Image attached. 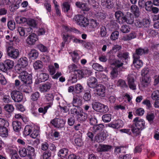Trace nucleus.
I'll use <instances>...</instances> for the list:
<instances>
[{"label":"nucleus","mask_w":159,"mask_h":159,"mask_svg":"<svg viewBox=\"0 0 159 159\" xmlns=\"http://www.w3.org/2000/svg\"><path fill=\"white\" fill-rule=\"evenodd\" d=\"M127 79L129 88L133 90L135 89L136 85L134 83V80L133 75H128Z\"/></svg>","instance_id":"15"},{"label":"nucleus","mask_w":159,"mask_h":159,"mask_svg":"<svg viewBox=\"0 0 159 159\" xmlns=\"http://www.w3.org/2000/svg\"><path fill=\"white\" fill-rule=\"evenodd\" d=\"M148 49L147 48H138L136 49L135 53L133 54V57L136 58H139L140 56L148 53Z\"/></svg>","instance_id":"10"},{"label":"nucleus","mask_w":159,"mask_h":159,"mask_svg":"<svg viewBox=\"0 0 159 159\" xmlns=\"http://www.w3.org/2000/svg\"><path fill=\"white\" fill-rule=\"evenodd\" d=\"M150 73L149 69L148 68H144L141 71V75L143 77L150 76Z\"/></svg>","instance_id":"54"},{"label":"nucleus","mask_w":159,"mask_h":159,"mask_svg":"<svg viewBox=\"0 0 159 159\" xmlns=\"http://www.w3.org/2000/svg\"><path fill=\"white\" fill-rule=\"evenodd\" d=\"M19 154L20 156L21 157H25L26 156L27 157L26 148H20Z\"/></svg>","instance_id":"44"},{"label":"nucleus","mask_w":159,"mask_h":159,"mask_svg":"<svg viewBox=\"0 0 159 159\" xmlns=\"http://www.w3.org/2000/svg\"><path fill=\"white\" fill-rule=\"evenodd\" d=\"M9 125L8 122L3 118H0V127H8Z\"/></svg>","instance_id":"45"},{"label":"nucleus","mask_w":159,"mask_h":159,"mask_svg":"<svg viewBox=\"0 0 159 159\" xmlns=\"http://www.w3.org/2000/svg\"><path fill=\"white\" fill-rule=\"evenodd\" d=\"M26 23L29 26L33 27H36L37 25L36 21L33 19H30L27 20Z\"/></svg>","instance_id":"47"},{"label":"nucleus","mask_w":159,"mask_h":159,"mask_svg":"<svg viewBox=\"0 0 159 159\" xmlns=\"http://www.w3.org/2000/svg\"><path fill=\"white\" fill-rule=\"evenodd\" d=\"M121 48V46L119 45H114L112 47V49L111 50V52L113 53H116Z\"/></svg>","instance_id":"58"},{"label":"nucleus","mask_w":159,"mask_h":159,"mask_svg":"<svg viewBox=\"0 0 159 159\" xmlns=\"http://www.w3.org/2000/svg\"><path fill=\"white\" fill-rule=\"evenodd\" d=\"M151 81V79L150 76L143 77L141 82L142 85L144 87L149 86Z\"/></svg>","instance_id":"26"},{"label":"nucleus","mask_w":159,"mask_h":159,"mask_svg":"<svg viewBox=\"0 0 159 159\" xmlns=\"http://www.w3.org/2000/svg\"><path fill=\"white\" fill-rule=\"evenodd\" d=\"M75 5L78 8H80L83 11H89L90 8L88 7L86 3L80 2H75Z\"/></svg>","instance_id":"24"},{"label":"nucleus","mask_w":159,"mask_h":159,"mask_svg":"<svg viewBox=\"0 0 159 159\" xmlns=\"http://www.w3.org/2000/svg\"><path fill=\"white\" fill-rule=\"evenodd\" d=\"M111 116L110 114H106L102 116V120L105 122H108L111 121Z\"/></svg>","instance_id":"46"},{"label":"nucleus","mask_w":159,"mask_h":159,"mask_svg":"<svg viewBox=\"0 0 159 159\" xmlns=\"http://www.w3.org/2000/svg\"><path fill=\"white\" fill-rule=\"evenodd\" d=\"M152 3L151 1H148L146 2L145 4V8L146 10L148 11H151V9L152 7Z\"/></svg>","instance_id":"52"},{"label":"nucleus","mask_w":159,"mask_h":159,"mask_svg":"<svg viewBox=\"0 0 159 159\" xmlns=\"http://www.w3.org/2000/svg\"><path fill=\"white\" fill-rule=\"evenodd\" d=\"M8 127H0V136L2 137H6L8 135Z\"/></svg>","instance_id":"28"},{"label":"nucleus","mask_w":159,"mask_h":159,"mask_svg":"<svg viewBox=\"0 0 159 159\" xmlns=\"http://www.w3.org/2000/svg\"><path fill=\"white\" fill-rule=\"evenodd\" d=\"M22 71L20 73H16L19 74V78L26 87V85L30 84L32 83V76L31 74H29L25 70Z\"/></svg>","instance_id":"3"},{"label":"nucleus","mask_w":159,"mask_h":159,"mask_svg":"<svg viewBox=\"0 0 159 159\" xmlns=\"http://www.w3.org/2000/svg\"><path fill=\"white\" fill-rule=\"evenodd\" d=\"M133 64L134 66L137 69H139L141 68L143 65L142 62L139 60V58H136L135 57H133Z\"/></svg>","instance_id":"31"},{"label":"nucleus","mask_w":159,"mask_h":159,"mask_svg":"<svg viewBox=\"0 0 159 159\" xmlns=\"http://www.w3.org/2000/svg\"><path fill=\"white\" fill-rule=\"evenodd\" d=\"M10 152L11 159H22L19 156L16 150L10 149Z\"/></svg>","instance_id":"35"},{"label":"nucleus","mask_w":159,"mask_h":159,"mask_svg":"<svg viewBox=\"0 0 159 159\" xmlns=\"http://www.w3.org/2000/svg\"><path fill=\"white\" fill-rule=\"evenodd\" d=\"M26 150L27 157L29 159H33V157H34L35 155L34 148L32 146H28L26 147Z\"/></svg>","instance_id":"21"},{"label":"nucleus","mask_w":159,"mask_h":159,"mask_svg":"<svg viewBox=\"0 0 159 159\" xmlns=\"http://www.w3.org/2000/svg\"><path fill=\"white\" fill-rule=\"evenodd\" d=\"M34 127L35 128L33 129V132L30 135V137L33 138L35 139L39 135L40 128L36 125H34Z\"/></svg>","instance_id":"30"},{"label":"nucleus","mask_w":159,"mask_h":159,"mask_svg":"<svg viewBox=\"0 0 159 159\" xmlns=\"http://www.w3.org/2000/svg\"><path fill=\"white\" fill-rule=\"evenodd\" d=\"M117 57L121 59L124 58L126 59L129 57V53L127 52H119L117 53Z\"/></svg>","instance_id":"40"},{"label":"nucleus","mask_w":159,"mask_h":159,"mask_svg":"<svg viewBox=\"0 0 159 159\" xmlns=\"http://www.w3.org/2000/svg\"><path fill=\"white\" fill-rule=\"evenodd\" d=\"M119 35V32L117 31H115L112 33L110 38L112 40H115L118 39Z\"/></svg>","instance_id":"61"},{"label":"nucleus","mask_w":159,"mask_h":159,"mask_svg":"<svg viewBox=\"0 0 159 159\" xmlns=\"http://www.w3.org/2000/svg\"><path fill=\"white\" fill-rule=\"evenodd\" d=\"M94 91L98 96L101 97L105 96V88L103 85L99 84L95 88Z\"/></svg>","instance_id":"8"},{"label":"nucleus","mask_w":159,"mask_h":159,"mask_svg":"<svg viewBox=\"0 0 159 159\" xmlns=\"http://www.w3.org/2000/svg\"><path fill=\"white\" fill-rule=\"evenodd\" d=\"M133 123L130 128H131L133 136L139 137L141 131L145 128V121L143 119L136 117L134 119Z\"/></svg>","instance_id":"1"},{"label":"nucleus","mask_w":159,"mask_h":159,"mask_svg":"<svg viewBox=\"0 0 159 159\" xmlns=\"http://www.w3.org/2000/svg\"><path fill=\"white\" fill-rule=\"evenodd\" d=\"M31 112L34 116H37L40 112V105L37 102H34L32 104Z\"/></svg>","instance_id":"14"},{"label":"nucleus","mask_w":159,"mask_h":159,"mask_svg":"<svg viewBox=\"0 0 159 159\" xmlns=\"http://www.w3.org/2000/svg\"><path fill=\"white\" fill-rule=\"evenodd\" d=\"M34 125H26L23 131V134L25 136L29 135L33 131V129H35Z\"/></svg>","instance_id":"19"},{"label":"nucleus","mask_w":159,"mask_h":159,"mask_svg":"<svg viewBox=\"0 0 159 159\" xmlns=\"http://www.w3.org/2000/svg\"><path fill=\"white\" fill-rule=\"evenodd\" d=\"M17 30L21 36H25V35H26L25 28L22 27H18Z\"/></svg>","instance_id":"55"},{"label":"nucleus","mask_w":159,"mask_h":159,"mask_svg":"<svg viewBox=\"0 0 159 159\" xmlns=\"http://www.w3.org/2000/svg\"><path fill=\"white\" fill-rule=\"evenodd\" d=\"M52 84L50 83H47L43 85L40 88V91L42 92H45L49 90Z\"/></svg>","instance_id":"36"},{"label":"nucleus","mask_w":159,"mask_h":159,"mask_svg":"<svg viewBox=\"0 0 159 159\" xmlns=\"http://www.w3.org/2000/svg\"><path fill=\"white\" fill-rule=\"evenodd\" d=\"M83 18H84V16L82 15H78L75 16L74 17L73 20L78 25H80V23L81 22V21L83 19Z\"/></svg>","instance_id":"34"},{"label":"nucleus","mask_w":159,"mask_h":159,"mask_svg":"<svg viewBox=\"0 0 159 159\" xmlns=\"http://www.w3.org/2000/svg\"><path fill=\"white\" fill-rule=\"evenodd\" d=\"M112 64L114 65L116 67L119 68L122 66L123 63L119 60H116L112 63Z\"/></svg>","instance_id":"64"},{"label":"nucleus","mask_w":159,"mask_h":159,"mask_svg":"<svg viewBox=\"0 0 159 159\" xmlns=\"http://www.w3.org/2000/svg\"><path fill=\"white\" fill-rule=\"evenodd\" d=\"M101 4L103 7L108 9L113 7L114 4L111 0H101Z\"/></svg>","instance_id":"18"},{"label":"nucleus","mask_w":159,"mask_h":159,"mask_svg":"<svg viewBox=\"0 0 159 159\" xmlns=\"http://www.w3.org/2000/svg\"><path fill=\"white\" fill-rule=\"evenodd\" d=\"M75 122V118L74 116H72L69 118L68 119L67 123L69 125L72 126L73 125Z\"/></svg>","instance_id":"62"},{"label":"nucleus","mask_w":159,"mask_h":159,"mask_svg":"<svg viewBox=\"0 0 159 159\" xmlns=\"http://www.w3.org/2000/svg\"><path fill=\"white\" fill-rule=\"evenodd\" d=\"M11 95L12 99L15 102H21L23 99L22 93L19 91H14L12 92Z\"/></svg>","instance_id":"7"},{"label":"nucleus","mask_w":159,"mask_h":159,"mask_svg":"<svg viewBox=\"0 0 159 159\" xmlns=\"http://www.w3.org/2000/svg\"><path fill=\"white\" fill-rule=\"evenodd\" d=\"M83 90V87L80 84H78L75 85V92L77 94H79L82 92Z\"/></svg>","instance_id":"38"},{"label":"nucleus","mask_w":159,"mask_h":159,"mask_svg":"<svg viewBox=\"0 0 159 159\" xmlns=\"http://www.w3.org/2000/svg\"><path fill=\"white\" fill-rule=\"evenodd\" d=\"M104 128L103 125L102 124L95 125L90 127V130L94 133H98L102 131Z\"/></svg>","instance_id":"20"},{"label":"nucleus","mask_w":159,"mask_h":159,"mask_svg":"<svg viewBox=\"0 0 159 159\" xmlns=\"http://www.w3.org/2000/svg\"><path fill=\"white\" fill-rule=\"evenodd\" d=\"M27 19L22 16H18L16 18V21L18 24H23L26 22Z\"/></svg>","instance_id":"41"},{"label":"nucleus","mask_w":159,"mask_h":159,"mask_svg":"<svg viewBox=\"0 0 159 159\" xmlns=\"http://www.w3.org/2000/svg\"><path fill=\"white\" fill-rule=\"evenodd\" d=\"M40 94L39 92H36L32 94L31 96V100L34 101H37L39 97Z\"/></svg>","instance_id":"60"},{"label":"nucleus","mask_w":159,"mask_h":159,"mask_svg":"<svg viewBox=\"0 0 159 159\" xmlns=\"http://www.w3.org/2000/svg\"><path fill=\"white\" fill-rule=\"evenodd\" d=\"M88 117V115L84 112H81L77 116V120L80 122L85 121Z\"/></svg>","instance_id":"29"},{"label":"nucleus","mask_w":159,"mask_h":159,"mask_svg":"<svg viewBox=\"0 0 159 159\" xmlns=\"http://www.w3.org/2000/svg\"><path fill=\"white\" fill-rule=\"evenodd\" d=\"M29 61L27 58L23 57L20 58L18 60L17 64L15 66L16 72L20 73L22 70H25L26 67L28 66Z\"/></svg>","instance_id":"2"},{"label":"nucleus","mask_w":159,"mask_h":159,"mask_svg":"<svg viewBox=\"0 0 159 159\" xmlns=\"http://www.w3.org/2000/svg\"><path fill=\"white\" fill-rule=\"evenodd\" d=\"M87 83L89 87L92 89H95L98 85L97 79L93 77L89 78Z\"/></svg>","instance_id":"17"},{"label":"nucleus","mask_w":159,"mask_h":159,"mask_svg":"<svg viewBox=\"0 0 159 159\" xmlns=\"http://www.w3.org/2000/svg\"><path fill=\"white\" fill-rule=\"evenodd\" d=\"M107 137L106 133L104 132H102L97 134L95 136L94 141L99 143L102 142L106 139Z\"/></svg>","instance_id":"12"},{"label":"nucleus","mask_w":159,"mask_h":159,"mask_svg":"<svg viewBox=\"0 0 159 159\" xmlns=\"http://www.w3.org/2000/svg\"><path fill=\"white\" fill-rule=\"evenodd\" d=\"M130 10L136 17H138L139 16L140 12L139 8L137 5H132L130 7Z\"/></svg>","instance_id":"25"},{"label":"nucleus","mask_w":159,"mask_h":159,"mask_svg":"<svg viewBox=\"0 0 159 159\" xmlns=\"http://www.w3.org/2000/svg\"><path fill=\"white\" fill-rule=\"evenodd\" d=\"M38 53L35 50H32L28 53V57L31 60H34L37 58Z\"/></svg>","instance_id":"33"},{"label":"nucleus","mask_w":159,"mask_h":159,"mask_svg":"<svg viewBox=\"0 0 159 159\" xmlns=\"http://www.w3.org/2000/svg\"><path fill=\"white\" fill-rule=\"evenodd\" d=\"M151 98L153 100L159 98V90H156L154 91L151 94Z\"/></svg>","instance_id":"49"},{"label":"nucleus","mask_w":159,"mask_h":159,"mask_svg":"<svg viewBox=\"0 0 159 159\" xmlns=\"http://www.w3.org/2000/svg\"><path fill=\"white\" fill-rule=\"evenodd\" d=\"M115 16L116 19V20L119 23L121 24L124 23V21L125 20L123 13L121 11H116L115 14Z\"/></svg>","instance_id":"13"},{"label":"nucleus","mask_w":159,"mask_h":159,"mask_svg":"<svg viewBox=\"0 0 159 159\" xmlns=\"http://www.w3.org/2000/svg\"><path fill=\"white\" fill-rule=\"evenodd\" d=\"M117 85L121 87L125 88L127 87L125 81L122 79H120L118 81Z\"/></svg>","instance_id":"59"},{"label":"nucleus","mask_w":159,"mask_h":159,"mask_svg":"<svg viewBox=\"0 0 159 159\" xmlns=\"http://www.w3.org/2000/svg\"><path fill=\"white\" fill-rule=\"evenodd\" d=\"M92 107L95 111L102 113H106L108 111V107L98 102L92 104Z\"/></svg>","instance_id":"5"},{"label":"nucleus","mask_w":159,"mask_h":159,"mask_svg":"<svg viewBox=\"0 0 159 159\" xmlns=\"http://www.w3.org/2000/svg\"><path fill=\"white\" fill-rule=\"evenodd\" d=\"M12 125L14 130L17 132H20L21 128V123L18 121L15 120L12 122Z\"/></svg>","instance_id":"22"},{"label":"nucleus","mask_w":159,"mask_h":159,"mask_svg":"<svg viewBox=\"0 0 159 159\" xmlns=\"http://www.w3.org/2000/svg\"><path fill=\"white\" fill-rule=\"evenodd\" d=\"M125 20L124 21V23L126 22L129 24H132L134 21V17L132 14H130L129 15H127L125 16Z\"/></svg>","instance_id":"32"},{"label":"nucleus","mask_w":159,"mask_h":159,"mask_svg":"<svg viewBox=\"0 0 159 159\" xmlns=\"http://www.w3.org/2000/svg\"><path fill=\"white\" fill-rule=\"evenodd\" d=\"M111 77L112 79H115L116 78L118 75V71L116 68L113 69L111 73Z\"/></svg>","instance_id":"56"},{"label":"nucleus","mask_w":159,"mask_h":159,"mask_svg":"<svg viewBox=\"0 0 159 159\" xmlns=\"http://www.w3.org/2000/svg\"><path fill=\"white\" fill-rule=\"evenodd\" d=\"M72 104L74 107L80 108V107L82 105V100L80 99L79 96L76 95L74 96Z\"/></svg>","instance_id":"16"},{"label":"nucleus","mask_w":159,"mask_h":159,"mask_svg":"<svg viewBox=\"0 0 159 159\" xmlns=\"http://www.w3.org/2000/svg\"><path fill=\"white\" fill-rule=\"evenodd\" d=\"M89 26L91 29H94L97 28L99 25V23H97V21L93 19L90 20L89 22Z\"/></svg>","instance_id":"37"},{"label":"nucleus","mask_w":159,"mask_h":159,"mask_svg":"<svg viewBox=\"0 0 159 159\" xmlns=\"http://www.w3.org/2000/svg\"><path fill=\"white\" fill-rule=\"evenodd\" d=\"M7 53L8 56L13 59L17 58L19 56V52L17 49L12 46H9L7 48Z\"/></svg>","instance_id":"6"},{"label":"nucleus","mask_w":159,"mask_h":159,"mask_svg":"<svg viewBox=\"0 0 159 159\" xmlns=\"http://www.w3.org/2000/svg\"><path fill=\"white\" fill-rule=\"evenodd\" d=\"M2 100L3 102L5 103H9L11 101L10 96L7 95H5L3 96L2 98Z\"/></svg>","instance_id":"63"},{"label":"nucleus","mask_w":159,"mask_h":159,"mask_svg":"<svg viewBox=\"0 0 159 159\" xmlns=\"http://www.w3.org/2000/svg\"><path fill=\"white\" fill-rule=\"evenodd\" d=\"M4 108L5 110L9 113L12 112L14 109L13 106L11 104H7Z\"/></svg>","instance_id":"48"},{"label":"nucleus","mask_w":159,"mask_h":159,"mask_svg":"<svg viewBox=\"0 0 159 159\" xmlns=\"http://www.w3.org/2000/svg\"><path fill=\"white\" fill-rule=\"evenodd\" d=\"M49 75L48 74L45 73H40V81L44 82L47 80L49 78Z\"/></svg>","instance_id":"57"},{"label":"nucleus","mask_w":159,"mask_h":159,"mask_svg":"<svg viewBox=\"0 0 159 159\" xmlns=\"http://www.w3.org/2000/svg\"><path fill=\"white\" fill-rule=\"evenodd\" d=\"M82 21H81V22L80 23V25L83 27H85L87 26H88L89 25V21L88 19L85 18L84 16V18H83Z\"/></svg>","instance_id":"53"},{"label":"nucleus","mask_w":159,"mask_h":159,"mask_svg":"<svg viewBox=\"0 0 159 159\" xmlns=\"http://www.w3.org/2000/svg\"><path fill=\"white\" fill-rule=\"evenodd\" d=\"M68 149L64 148L60 149L58 152V156L61 158L66 157L68 154Z\"/></svg>","instance_id":"27"},{"label":"nucleus","mask_w":159,"mask_h":159,"mask_svg":"<svg viewBox=\"0 0 159 159\" xmlns=\"http://www.w3.org/2000/svg\"><path fill=\"white\" fill-rule=\"evenodd\" d=\"M7 26L11 30H13L15 28V23L12 20H10L7 23Z\"/></svg>","instance_id":"51"},{"label":"nucleus","mask_w":159,"mask_h":159,"mask_svg":"<svg viewBox=\"0 0 159 159\" xmlns=\"http://www.w3.org/2000/svg\"><path fill=\"white\" fill-rule=\"evenodd\" d=\"M14 63L13 61L10 59L6 60L3 62L0 63V70L7 73L8 71L12 69Z\"/></svg>","instance_id":"4"},{"label":"nucleus","mask_w":159,"mask_h":159,"mask_svg":"<svg viewBox=\"0 0 159 159\" xmlns=\"http://www.w3.org/2000/svg\"><path fill=\"white\" fill-rule=\"evenodd\" d=\"M130 30L128 25H123L120 28V30L123 33H128Z\"/></svg>","instance_id":"50"},{"label":"nucleus","mask_w":159,"mask_h":159,"mask_svg":"<svg viewBox=\"0 0 159 159\" xmlns=\"http://www.w3.org/2000/svg\"><path fill=\"white\" fill-rule=\"evenodd\" d=\"M92 67L94 69L98 71H102L104 70V68L103 66L97 63L93 64Z\"/></svg>","instance_id":"39"},{"label":"nucleus","mask_w":159,"mask_h":159,"mask_svg":"<svg viewBox=\"0 0 159 159\" xmlns=\"http://www.w3.org/2000/svg\"><path fill=\"white\" fill-rule=\"evenodd\" d=\"M74 75L79 79H80L84 77L83 70H74Z\"/></svg>","instance_id":"42"},{"label":"nucleus","mask_w":159,"mask_h":159,"mask_svg":"<svg viewBox=\"0 0 159 159\" xmlns=\"http://www.w3.org/2000/svg\"><path fill=\"white\" fill-rule=\"evenodd\" d=\"M112 146L108 145L100 144L97 148L98 151L100 152H106L109 151Z\"/></svg>","instance_id":"23"},{"label":"nucleus","mask_w":159,"mask_h":159,"mask_svg":"<svg viewBox=\"0 0 159 159\" xmlns=\"http://www.w3.org/2000/svg\"><path fill=\"white\" fill-rule=\"evenodd\" d=\"M73 61L75 63H77L78 62L80 59V56L76 52H74L71 54Z\"/></svg>","instance_id":"43"},{"label":"nucleus","mask_w":159,"mask_h":159,"mask_svg":"<svg viewBox=\"0 0 159 159\" xmlns=\"http://www.w3.org/2000/svg\"><path fill=\"white\" fill-rule=\"evenodd\" d=\"M38 40V36L35 33H32L27 37L26 39V42L29 45H34Z\"/></svg>","instance_id":"11"},{"label":"nucleus","mask_w":159,"mask_h":159,"mask_svg":"<svg viewBox=\"0 0 159 159\" xmlns=\"http://www.w3.org/2000/svg\"><path fill=\"white\" fill-rule=\"evenodd\" d=\"M50 123L55 127L61 128L64 126L65 121L61 119L54 118L51 120Z\"/></svg>","instance_id":"9"}]
</instances>
